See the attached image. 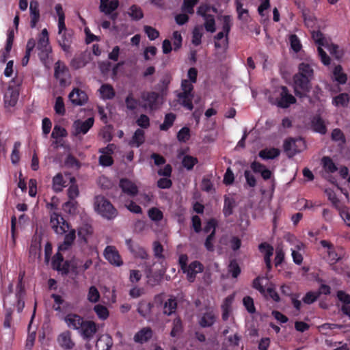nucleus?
I'll use <instances>...</instances> for the list:
<instances>
[{"label":"nucleus","mask_w":350,"mask_h":350,"mask_svg":"<svg viewBox=\"0 0 350 350\" xmlns=\"http://www.w3.org/2000/svg\"><path fill=\"white\" fill-rule=\"evenodd\" d=\"M94 206L99 215L108 220L113 219L118 215L117 209L103 196L94 198Z\"/></svg>","instance_id":"obj_1"},{"label":"nucleus","mask_w":350,"mask_h":350,"mask_svg":"<svg viewBox=\"0 0 350 350\" xmlns=\"http://www.w3.org/2000/svg\"><path fill=\"white\" fill-rule=\"evenodd\" d=\"M310 79L301 75H295L293 77L295 94L299 98L308 96V93L310 91Z\"/></svg>","instance_id":"obj_2"},{"label":"nucleus","mask_w":350,"mask_h":350,"mask_svg":"<svg viewBox=\"0 0 350 350\" xmlns=\"http://www.w3.org/2000/svg\"><path fill=\"white\" fill-rule=\"evenodd\" d=\"M312 37L314 42L319 45L318 53L321 57V62L324 65H329L330 64V58L321 48V46L327 44L328 41L325 39L323 34L319 30L312 31Z\"/></svg>","instance_id":"obj_3"},{"label":"nucleus","mask_w":350,"mask_h":350,"mask_svg":"<svg viewBox=\"0 0 350 350\" xmlns=\"http://www.w3.org/2000/svg\"><path fill=\"white\" fill-rule=\"evenodd\" d=\"M94 122V119L92 117L88 118L85 121L81 120H75L72 124V134L75 136L86 134L93 126Z\"/></svg>","instance_id":"obj_4"},{"label":"nucleus","mask_w":350,"mask_h":350,"mask_svg":"<svg viewBox=\"0 0 350 350\" xmlns=\"http://www.w3.org/2000/svg\"><path fill=\"white\" fill-rule=\"evenodd\" d=\"M203 265L197 260L191 262L185 269L183 270V273L187 274V278L189 282H193L196 278V275L198 273L203 271Z\"/></svg>","instance_id":"obj_5"},{"label":"nucleus","mask_w":350,"mask_h":350,"mask_svg":"<svg viewBox=\"0 0 350 350\" xmlns=\"http://www.w3.org/2000/svg\"><path fill=\"white\" fill-rule=\"evenodd\" d=\"M51 224L52 228L57 234H63L70 228L69 224L67 223L63 217H61V221L58 219V215L53 213L51 217Z\"/></svg>","instance_id":"obj_6"},{"label":"nucleus","mask_w":350,"mask_h":350,"mask_svg":"<svg viewBox=\"0 0 350 350\" xmlns=\"http://www.w3.org/2000/svg\"><path fill=\"white\" fill-rule=\"evenodd\" d=\"M104 256L111 265L120 267L123 264L118 250L113 246H107L104 251Z\"/></svg>","instance_id":"obj_7"},{"label":"nucleus","mask_w":350,"mask_h":350,"mask_svg":"<svg viewBox=\"0 0 350 350\" xmlns=\"http://www.w3.org/2000/svg\"><path fill=\"white\" fill-rule=\"evenodd\" d=\"M159 94L150 92H143L142 94V99L145 103L142 105L144 109H150V110L155 109L158 107Z\"/></svg>","instance_id":"obj_8"},{"label":"nucleus","mask_w":350,"mask_h":350,"mask_svg":"<svg viewBox=\"0 0 350 350\" xmlns=\"http://www.w3.org/2000/svg\"><path fill=\"white\" fill-rule=\"evenodd\" d=\"M18 96L19 92L18 88L16 87H14L10 83L4 95V103L5 107H14L18 101Z\"/></svg>","instance_id":"obj_9"},{"label":"nucleus","mask_w":350,"mask_h":350,"mask_svg":"<svg viewBox=\"0 0 350 350\" xmlns=\"http://www.w3.org/2000/svg\"><path fill=\"white\" fill-rule=\"evenodd\" d=\"M68 98L72 104L78 106L83 105L88 100L86 93L79 88H74L69 94Z\"/></svg>","instance_id":"obj_10"},{"label":"nucleus","mask_w":350,"mask_h":350,"mask_svg":"<svg viewBox=\"0 0 350 350\" xmlns=\"http://www.w3.org/2000/svg\"><path fill=\"white\" fill-rule=\"evenodd\" d=\"M295 102V98L289 94L288 88L286 86H282L280 97L278 103V106L282 108H287L291 104H293Z\"/></svg>","instance_id":"obj_11"},{"label":"nucleus","mask_w":350,"mask_h":350,"mask_svg":"<svg viewBox=\"0 0 350 350\" xmlns=\"http://www.w3.org/2000/svg\"><path fill=\"white\" fill-rule=\"evenodd\" d=\"M126 244L129 251L135 257L140 258L142 259H147L148 258V254L146 250L144 247L139 246L138 244L135 243L132 239H126Z\"/></svg>","instance_id":"obj_12"},{"label":"nucleus","mask_w":350,"mask_h":350,"mask_svg":"<svg viewBox=\"0 0 350 350\" xmlns=\"http://www.w3.org/2000/svg\"><path fill=\"white\" fill-rule=\"evenodd\" d=\"M224 23L222 26V31L225 33V39L221 42H215V46L216 49L226 48L228 44V33L231 28V20L230 16H224Z\"/></svg>","instance_id":"obj_13"},{"label":"nucleus","mask_w":350,"mask_h":350,"mask_svg":"<svg viewBox=\"0 0 350 350\" xmlns=\"http://www.w3.org/2000/svg\"><path fill=\"white\" fill-rule=\"evenodd\" d=\"M79 331L85 339L90 340L97 331L96 323L85 321Z\"/></svg>","instance_id":"obj_14"},{"label":"nucleus","mask_w":350,"mask_h":350,"mask_svg":"<svg viewBox=\"0 0 350 350\" xmlns=\"http://www.w3.org/2000/svg\"><path fill=\"white\" fill-rule=\"evenodd\" d=\"M29 12L31 17L30 27L31 28H35L40 17L39 3L37 0H31L30 1Z\"/></svg>","instance_id":"obj_15"},{"label":"nucleus","mask_w":350,"mask_h":350,"mask_svg":"<svg viewBox=\"0 0 350 350\" xmlns=\"http://www.w3.org/2000/svg\"><path fill=\"white\" fill-rule=\"evenodd\" d=\"M64 320L70 328L77 330L81 329L85 321L83 318L76 314H68L65 317Z\"/></svg>","instance_id":"obj_16"},{"label":"nucleus","mask_w":350,"mask_h":350,"mask_svg":"<svg viewBox=\"0 0 350 350\" xmlns=\"http://www.w3.org/2000/svg\"><path fill=\"white\" fill-rule=\"evenodd\" d=\"M153 335L152 330L150 327H144L137 332L133 338L135 342L143 344L148 342Z\"/></svg>","instance_id":"obj_17"},{"label":"nucleus","mask_w":350,"mask_h":350,"mask_svg":"<svg viewBox=\"0 0 350 350\" xmlns=\"http://www.w3.org/2000/svg\"><path fill=\"white\" fill-rule=\"evenodd\" d=\"M119 185L123 192L131 196H135L137 194L138 189L137 186L127 178H122L120 180Z\"/></svg>","instance_id":"obj_18"},{"label":"nucleus","mask_w":350,"mask_h":350,"mask_svg":"<svg viewBox=\"0 0 350 350\" xmlns=\"http://www.w3.org/2000/svg\"><path fill=\"white\" fill-rule=\"evenodd\" d=\"M113 339L109 334L101 335L96 341L97 350H110L113 346Z\"/></svg>","instance_id":"obj_19"},{"label":"nucleus","mask_w":350,"mask_h":350,"mask_svg":"<svg viewBox=\"0 0 350 350\" xmlns=\"http://www.w3.org/2000/svg\"><path fill=\"white\" fill-rule=\"evenodd\" d=\"M119 5L118 0H100L99 10L105 14H110L116 10Z\"/></svg>","instance_id":"obj_20"},{"label":"nucleus","mask_w":350,"mask_h":350,"mask_svg":"<svg viewBox=\"0 0 350 350\" xmlns=\"http://www.w3.org/2000/svg\"><path fill=\"white\" fill-rule=\"evenodd\" d=\"M58 35L59 38L57 41L59 44L64 51L68 52L72 42V34L68 31H64L61 33H58Z\"/></svg>","instance_id":"obj_21"},{"label":"nucleus","mask_w":350,"mask_h":350,"mask_svg":"<svg viewBox=\"0 0 350 350\" xmlns=\"http://www.w3.org/2000/svg\"><path fill=\"white\" fill-rule=\"evenodd\" d=\"M57 340L59 345L65 349H72L75 346V343L71 339L70 332L68 331L62 333L58 336Z\"/></svg>","instance_id":"obj_22"},{"label":"nucleus","mask_w":350,"mask_h":350,"mask_svg":"<svg viewBox=\"0 0 350 350\" xmlns=\"http://www.w3.org/2000/svg\"><path fill=\"white\" fill-rule=\"evenodd\" d=\"M337 297L338 300L342 303V306H341L342 312L350 317V306H349L350 304V295L342 291H338L337 292Z\"/></svg>","instance_id":"obj_23"},{"label":"nucleus","mask_w":350,"mask_h":350,"mask_svg":"<svg viewBox=\"0 0 350 350\" xmlns=\"http://www.w3.org/2000/svg\"><path fill=\"white\" fill-rule=\"evenodd\" d=\"M37 49L39 51H51V47L49 45V33L46 29H42L41 32V35L38 42Z\"/></svg>","instance_id":"obj_24"},{"label":"nucleus","mask_w":350,"mask_h":350,"mask_svg":"<svg viewBox=\"0 0 350 350\" xmlns=\"http://www.w3.org/2000/svg\"><path fill=\"white\" fill-rule=\"evenodd\" d=\"M68 70L65 64L61 61H57L55 64L54 76L56 79L60 81V83L65 82L64 76L68 72Z\"/></svg>","instance_id":"obj_25"},{"label":"nucleus","mask_w":350,"mask_h":350,"mask_svg":"<svg viewBox=\"0 0 350 350\" xmlns=\"http://www.w3.org/2000/svg\"><path fill=\"white\" fill-rule=\"evenodd\" d=\"M88 56L86 53L76 55L70 62L71 67L75 70L84 67L88 62Z\"/></svg>","instance_id":"obj_26"},{"label":"nucleus","mask_w":350,"mask_h":350,"mask_svg":"<svg viewBox=\"0 0 350 350\" xmlns=\"http://www.w3.org/2000/svg\"><path fill=\"white\" fill-rule=\"evenodd\" d=\"M145 141V133L141 129H137L129 142L131 146L139 147Z\"/></svg>","instance_id":"obj_27"},{"label":"nucleus","mask_w":350,"mask_h":350,"mask_svg":"<svg viewBox=\"0 0 350 350\" xmlns=\"http://www.w3.org/2000/svg\"><path fill=\"white\" fill-rule=\"evenodd\" d=\"M311 125L314 131L321 134H325L327 131L324 121L319 116H315L313 117Z\"/></svg>","instance_id":"obj_28"},{"label":"nucleus","mask_w":350,"mask_h":350,"mask_svg":"<svg viewBox=\"0 0 350 350\" xmlns=\"http://www.w3.org/2000/svg\"><path fill=\"white\" fill-rule=\"evenodd\" d=\"M283 146L285 153L289 158L293 157L297 152H298L296 148L295 140L292 138L286 139L284 142Z\"/></svg>","instance_id":"obj_29"},{"label":"nucleus","mask_w":350,"mask_h":350,"mask_svg":"<svg viewBox=\"0 0 350 350\" xmlns=\"http://www.w3.org/2000/svg\"><path fill=\"white\" fill-rule=\"evenodd\" d=\"M236 201L233 198H230L226 196L224 197V205L223 213L225 217H228L233 213V208L236 206Z\"/></svg>","instance_id":"obj_30"},{"label":"nucleus","mask_w":350,"mask_h":350,"mask_svg":"<svg viewBox=\"0 0 350 350\" xmlns=\"http://www.w3.org/2000/svg\"><path fill=\"white\" fill-rule=\"evenodd\" d=\"M127 14L133 21H139L144 17L143 10L139 5L135 4L129 8Z\"/></svg>","instance_id":"obj_31"},{"label":"nucleus","mask_w":350,"mask_h":350,"mask_svg":"<svg viewBox=\"0 0 350 350\" xmlns=\"http://www.w3.org/2000/svg\"><path fill=\"white\" fill-rule=\"evenodd\" d=\"M75 237V230H70L67 234H66L64 242L59 246V250H67L73 243Z\"/></svg>","instance_id":"obj_32"},{"label":"nucleus","mask_w":350,"mask_h":350,"mask_svg":"<svg viewBox=\"0 0 350 350\" xmlns=\"http://www.w3.org/2000/svg\"><path fill=\"white\" fill-rule=\"evenodd\" d=\"M280 151L278 148L264 149L259 152V157L262 159H273L280 155Z\"/></svg>","instance_id":"obj_33"},{"label":"nucleus","mask_w":350,"mask_h":350,"mask_svg":"<svg viewBox=\"0 0 350 350\" xmlns=\"http://www.w3.org/2000/svg\"><path fill=\"white\" fill-rule=\"evenodd\" d=\"M178 97L181 105L189 110L193 109V106L191 102V99L193 97V95H188L186 94V93H179L178 94Z\"/></svg>","instance_id":"obj_34"},{"label":"nucleus","mask_w":350,"mask_h":350,"mask_svg":"<svg viewBox=\"0 0 350 350\" xmlns=\"http://www.w3.org/2000/svg\"><path fill=\"white\" fill-rule=\"evenodd\" d=\"M323 167L327 173H334L337 171L338 167L329 157H323L321 159Z\"/></svg>","instance_id":"obj_35"},{"label":"nucleus","mask_w":350,"mask_h":350,"mask_svg":"<svg viewBox=\"0 0 350 350\" xmlns=\"http://www.w3.org/2000/svg\"><path fill=\"white\" fill-rule=\"evenodd\" d=\"M298 8L301 10L305 25L308 27H313L314 25V18L310 14V10L302 8L300 4H298Z\"/></svg>","instance_id":"obj_36"},{"label":"nucleus","mask_w":350,"mask_h":350,"mask_svg":"<svg viewBox=\"0 0 350 350\" xmlns=\"http://www.w3.org/2000/svg\"><path fill=\"white\" fill-rule=\"evenodd\" d=\"M176 119V115L173 113H167L164 118V122L160 125L161 131H167L172 125Z\"/></svg>","instance_id":"obj_37"},{"label":"nucleus","mask_w":350,"mask_h":350,"mask_svg":"<svg viewBox=\"0 0 350 350\" xmlns=\"http://www.w3.org/2000/svg\"><path fill=\"white\" fill-rule=\"evenodd\" d=\"M198 3V0H183L181 10L190 14H193L194 7Z\"/></svg>","instance_id":"obj_38"},{"label":"nucleus","mask_w":350,"mask_h":350,"mask_svg":"<svg viewBox=\"0 0 350 350\" xmlns=\"http://www.w3.org/2000/svg\"><path fill=\"white\" fill-rule=\"evenodd\" d=\"M183 332L182 321L180 318H176L173 321V327L170 332L172 337H178Z\"/></svg>","instance_id":"obj_39"},{"label":"nucleus","mask_w":350,"mask_h":350,"mask_svg":"<svg viewBox=\"0 0 350 350\" xmlns=\"http://www.w3.org/2000/svg\"><path fill=\"white\" fill-rule=\"evenodd\" d=\"M333 77L336 81L341 84L345 83L347 79V75L342 72V67L340 65L334 68Z\"/></svg>","instance_id":"obj_40"},{"label":"nucleus","mask_w":350,"mask_h":350,"mask_svg":"<svg viewBox=\"0 0 350 350\" xmlns=\"http://www.w3.org/2000/svg\"><path fill=\"white\" fill-rule=\"evenodd\" d=\"M299 73L297 75H301L308 79H312L313 75V70L308 64L301 63L299 66Z\"/></svg>","instance_id":"obj_41"},{"label":"nucleus","mask_w":350,"mask_h":350,"mask_svg":"<svg viewBox=\"0 0 350 350\" xmlns=\"http://www.w3.org/2000/svg\"><path fill=\"white\" fill-rule=\"evenodd\" d=\"M77 202L75 200H70L63 204V208L70 215H75L77 212Z\"/></svg>","instance_id":"obj_42"},{"label":"nucleus","mask_w":350,"mask_h":350,"mask_svg":"<svg viewBox=\"0 0 350 350\" xmlns=\"http://www.w3.org/2000/svg\"><path fill=\"white\" fill-rule=\"evenodd\" d=\"M65 182L62 174L59 173L53 178V188L55 192H60L64 187Z\"/></svg>","instance_id":"obj_43"},{"label":"nucleus","mask_w":350,"mask_h":350,"mask_svg":"<svg viewBox=\"0 0 350 350\" xmlns=\"http://www.w3.org/2000/svg\"><path fill=\"white\" fill-rule=\"evenodd\" d=\"M215 320L214 314L211 312H206L202 316L200 324L203 327H210L214 323Z\"/></svg>","instance_id":"obj_44"},{"label":"nucleus","mask_w":350,"mask_h":350,"mask_svg":"<svg viewBox=\"0 0 350 350\" xmlns=\"http://www.w3.org/2000/svg\"><path fill=\"white\" fill-rule=\"evenodd\" d=\"M197 163V158L190 155H185L182 159V164L187 170H191Z\"/></svg>","instance_id":"obj_45"},{"label":"nucleus","mask_w":350,"mask_h":350,"mask_svg":"<svg viewBox=\"0 0 350 350\" xmlns=\"http://www.w3.org/2000/svg\"><path fill=\"white\" fill-rule=\"evenodd\" d=\"M100 92L104 98L111 99L114 95V91L111 85L104 84L100 88Z\"/></svg>","instance_id":"obj_46"},{"label":"nucleus","mask_w":350,"mask_h":350,"mask_svg":"<svg viewBox=\"0 0 350 350\" xmlns=\"http://www.w3.org/2000/svg\"><path fill=\"white\" fill-rule=\"evenodd\" d=\"M125 103L129 110L134 111L137 109L139 102L133 97V93L130 92L125 99Z\"/></svg>","instance_id":"obj_47"},{"label":"nucleus","mask_w":350,"mask_h":350,"mask_svg":"<svg viewBox=\"0 0 350 350\" xmlns=\"http://www.w3.org/2000/svg\"><path fill=\"white\" fill-rule=\"evenodd\" d=\"M236 9L238 17L241 20L247 21L249 17V12L247 9L243 8V3L239 0L236 1Z\"/></svg>","instance_id":"obj_48"},{"label":"nucleus","mask_w":350,"mask_h":350,"mask_svg":"<svg viewBox=\"0 0 350 350\" xmlns=\"http://www.w3.org/2000/svg\"><path fill=\"white\" fill-rule=\"evenodd\" d=\"M176 306L177 304L175 299H169L165 303L163 308V313L167 315L172 314L173 312H174L176 308Z\"/></svg>","instance_id":"obj_49"},{"label":"nucleus","mask_w":350,"mask_h":350,"mask_svg":"<svg viewBox=\"0 0 350 350\" xmlns=\"http://www.w3.org/2000/svg\"><path fill=\"white\" fill-rule=\"evenodd\" d=\"M94 310L98 317V318L102 320L106 319L109 316V311L107 308L103 305H96L94 308Z\"/></svg>","instance_id":"obj_50"},{"label":"nucleus","mask_w":350,"mask_h":350,"mask_svg":"<svg viewBox=\"0 0 350 350\" xmlns=\"http://www.w3.org/2000/svg\"><path fill=\"white\" fill-rule=\"evenodd\" d=\"M202 29V26H196L193 30L192 43L196 46H198L201 43V38L202 36V33L201 32Z\"/></svg>","instance_id":"obj_51"},{"label":"nucleus","mask_w":350,"mask_h":350,"mask_svg":"<svg viewBox=\"0 0 350 350\" xmlns=\"http://www.w3.org/2000/svg\"><path fill=\"white\" fill-rule=\"evenodd\" d=\"M349 100V95L345 93H342L336 96L334 99V103L336 106H347Z\"/></svg>","instance_id":"obj_52"},{"label":"nucleus","mask_w":350,"mask_h":350,"mask_svg":"<svg viewBox=\"0 0 350 350\" xmlns=\"http://www.w3.org/2000/svg\"><path fill=\"white\" fill-rule=\"evenodd\" d=\"M54 109L56 113L64 116L66 113L64 100L61 96L56 98Z\"/></svg>","instance_id":"obj_53"},{"label":"nucleus","mask_w":350,"mask_h":350,"mask_svg":"<svg viewBox=\"0 0 350 350\" xmlns=\"http://www.w3.org/2000/svg\"><path fill=\"white\" fill-rule=\"evenodd\" d=\"M325 47L330 54L335 57L336 59H340L342 57V52L338 49V46L336 44H329L327 42V44H325V46H323Z\"/></svg>","instance_id":"obj_54"},{"label":"nucleus","mask_w":350,"mask_h":350,"mask_svg":"<svg viewBox=\"0 0 350 350\" xmlns=\"http://www.w3.org/2000/svg\"><path fill=\"white\" fill-rule=\"evenodd\" d=\"M67 135L66 130L59 125H55L51 133V137L57 139L59 137H66Z\"/></svg>","instance_id":"obj_55"},{"label":"nucleus","mask_w":350,"mask_h":350,"mask_svg":"<svg viewBox=\"0 0 350 350\" xmlns=\"http://www.w3.org/2000/svg\"><path fill=\"white\" fill-rule=\"evenodd\" d=\"M204 27L207 31L213 33L215 31V22L213 16L204 17Z\"/></svg>","instance_id":"obj_56"},{"label":"nucleus","mask_w":350,"mask_h":350,"mask_svg":"<svg viewBox=\"0 0 350 350\" xmlns=\"http://www.w3.org/2000/svg\"><path fill=\"white\" fill-rule=\"evenodd\" d=\"M100 298V293L98 291V289L92 286L90 288L88 295V299L90 302L96 303L99 300Z\"/></svg>","instance_id":"obj_57"},{"label":"nucleus","mask_w":350,"mask_h":350,"mask_svg":"<svg viewBox=\"0 0 350 350\" xmlns=\"http://www.w3.org/2000/svg\"><path fill=\"white\" fill-rule=\"evenodd\" d=\"M144 29L150 40H154L159 36V32L152 27L145 25Z\"/></svg>","instance_id":"obj_58"},{"label":"nucleus","mask_w":350,"mask_h":350,"mask_svg":"<svg viewBox=\"0 0 350 350\" xmlns=\"http://www.w3.org/2000/svg\"><path fill=\"white\" fill-rule=\"evenodd\" d=\"M258 249L261 252L265 253V256L271 257L273 254V247L266 242L260 243Z\"/></svg>","instance_id":"obj_59"},{"label":"nucleus","mask_w":350,"mask_h":350,"mask_svg":"<svg viewBox=\"0 0 350 350\" xmlns=\"http://www.w3.org/2000/svg\"><path fill=\"white\" fill-rule=\"evenodd\" d=\"M190 131L188 127L182 128L177 134V139L180 142H185L189 139Z\"/></svg>","instance_id":"obj_60"},{"label":"nucleus","mask_w":350,"mask_h":350,"mask_svg":"<svg viewBox=\"0 0 350 350\" xmlns=\"http://www.w3.org/2000/svg\"><path fill=\"white\" fill-rule=\"evenodd\" d=\"M228 271L232 273V276L234 278L239 275L241 269L237 262L235 260H232L230 261L228 266Z\"/></svg>","instance_id":"obj_61"},{"label":"nucleus","mask_w":350,"mask_h":350,"mask_svg":"<svg viewBox=\"0 0 350 350\" xmlns=\"http://www.w3.org/2000/svg\"><path fill=\"white\" fill-rule=\"evenodd\" d=\"M92 232V228L90 226L85 225L78 230V235L81 239H83L85 242H87L85 236L91 234Z\"/></svg>","instance_id":"obj_62"},{"label":"nucleus","mask_w":350,"mask_h":350,"mask_svg":"<svg viewBox=\"0 0 350 350\" xmlns=\"http://www.w3.org/2000/svg\"><path fill=\"white\" fill-rule=\"evenodd\" d=\"M65 164L70 167L79 169L81 166L79 161L72 154H68L66 159Z\"/></svg>","instance_id":"obj_63"},{"label":"nucleus","mask_w":350,"mask_h":350,"mask_svg":"<svg viewBox=\"0 0 350 350\" xmlns=\"http://www.w3.org/2000/svg\"><path fill=\"white\" fill-rule=\"evenodd\" d=\"M148 216L152 220L160 221L163 218V213L157 208H151L148 211Z\"/></svg>","instance_id":"obj_64"}]
</instances>
